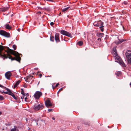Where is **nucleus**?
I'll return each mask as SVG.
<instances>
[{
	"label": "nucleus",
	"mask_w": 131,
	"mask_h": 131,
	"mask_svg": "<svg viewBox=\"0 0 131 131\" xmlns=\"http://www.w3.org/2000/svg\"><path fill=\"white\" fill-rule=\"evenodd\" d=\"M13 47L14 49V50H16V46L15 45H13Z\"/></svg>",
	"instance_id": "a878e982"
},
{
	"label": "nucleus",
	"mask_w": 131,
	"mask_h": 131,
	"mask_svg": "<svg viewBox=\"0 0 131 131\" xmlns=\"http://www.w3.org/2000/svg\"><path fill=\"white\" fill-rule=\"evenodd\" d=\"M47 77H51V75L48 76H47Z\"/></svg>",
	"instance_id": "37998d69"
},
{
	"label": "nucleus",
	"mask_w": 131,
	"mask_h": 131,
	"mask_svg": "<svg viewBox=\"0 0 131 131\" xmlns=\"http://www.w3.org/2000/svg\"><path fill=\"white\" fill-rule=\"evenodd\" d=\"M55 39L57 43L59 42H60V40L59 38V34H56L55 35Z\"/></svg>",
	"instance_id": "9b49d317"
},
{
	"label": "nucleus",
	"mask_w": 131,
	"mask_h": 131,
	"mask_svg": "<svg viewBox=\"0 0 131 131\" xmlns=\"http://www.w3.org/2000/svg\"><path fill=\"white\" fill-rule=\"evenodd\" d=\"M4 48V47L0 45V56L3 58L4 60L5 58H9L12 61L16 60L20 63L21 59L19 57V54L17 52L7 48V51H6L7 54V56L2 52Z\"/></svg>",
	"instance_id": "f257e3e1"
},
{
	"label": "nucleus",
	"mask_w": 131,
	"mask_h": 131,
	"mask_svg": "<svg viewBox=\"0 0 131 131\" xmlns=\"http://www.w3.org/2000/svg\"><path fill=\"white\" fill-rule=\"evenodd\" d=\"M9 91H8V92H4L3 91V93H4L6 94H9Z\"/></svg>",
	"instance_id": "c756f323"
},
{
	"label": "nucleus",
	"mask_w": 131,
	"mask_h": 131,
	"mask_svg": "<svg viewBox=\"0 0 131 131\" xmlns=\"http://www.w3.org/2000/svg\"><path fill=\"white\" fill-rule=\"evenodd\" d=\"M3 89H6L7 91H9V95L12 96L15 99L17 100V98L14 95V94H13L11 91L9 89H8L6 88V87H4Z\"/></svg>",
	"instance_id": "1a4fd4ad"
},
{
	"label": "nucleus",
	"mask_w": 131,
	"mask_h": 131,
	"mask_svg": "<svg viewBox=\"0 0 131 131\" xmlns=\"http://www.w3.org/2000/svg\"><path fill=\"white\" fill-rule=\"evenodd\" d=\"M5 28L9 30L11 28V27L8 24H6V25Z\"/></svg>",
	"instance_id": "f3484780"
},
{
	"label": "nucleus",
	"mask_w": 131,
	"mask_h": 131,
	"mask_svg": "<svg viewBox=\"0 0 131 131\" xmlns=\"http://www.w3.org/2000/svg\"><path fill=\"white\" fill-rule=\"evenodd\" d=\"M25 101L26 102H28V98L26 97L25 98Z\"/></svg>",
	"instance_id": "c85d7f7f"
},
{
	"label": "nucleus",
	"mask_w": 131,
	"mask_h": 131,
	"mask_svg": "<svg viewBox=\"0 0 131 131\" xmlns=\"http://www.w3.org/2000/svg\"><path fill=\"white\" fill-rule=\"evenodd\" d=\"M50 40L51 41H54V37L53 36H51L50 37Z\"/></svg>",
	"instance_id": "5701e85b"
},
{
	"label": "nucleus",
	"mask_w": 131,
	"mask_h": 131,
	"mask_svg": "<svg viewBox=\"0 0 131 131\" xmlns=\"http://www.w3.org/2000/svg\"><path fill=\"white\" fill-rule=\"evenodd\" d=\"M124 4L125 5H126L127 4V1H124L123 3H122V4Z\"/></svg>",
	"instance_id": "cd10ccee"
},
{
	"label": "nucleus",
	"mask_w": 131,
	"mask_h": 131,
	"mask_svg": "<svg viewBox=\"0 0 131 131\" xmlns=\"http://www.w3.org/2000/svg\"><path fill=\"white\" fill-rule=\"evenodd\" d=\"M25 94L26 95V96H28V93L27 94Z\"/></svg>",
	"instance_id": "ea45409f"
},
{
	"label": "nucleus",
	"mask_w": 131,
	"mask_h": 131,
	"mask_svg": "<svg viewBox=\"0 0 131 131\" xmlns=\"http://www.w3.org/2000/svg\"><path fill=\"white\" fill-rule=\"evenodd\" d=\"M60 33L63 35L66 36L70 38L72 37V36L71 35L70 33L65 30H61L60 31Z\"/></svg>",
	"instance_id": "423d86ee"
},
{
	"label": "nucleus",
	"mask_w": 131,
	"mask_h": 131,
	"mask_svg": "<svg viewBox=\"0 0 131 131\" xmlns=\"http://www.w3.org/2000/svg\"><path fill=\"white\" fill-rule=\"evenodd\" d=\"M12 75V74L10 71L7 72L5 74L6 78L8 80H10V77Z\"/></svg>",
	"instance_id": "9d476101"
},
{
	"label": "nucleus",
	"mask_w": 131,
	"mask_h": 131,
	"mask_svg": "<svg viewBox=\"0 0 131 131\" xmlns=\"http://www.w3.org/2000/svg\"><path fill=\"white\" fill-rule=\"evenodd\" d=\"M2 114V113L1 112H0V115H1Z\"/></svg>",
	"instance_id": "a18cd8bd"
},
{
	"label": "nucleus",
	"mask_w": 131,
	"mask_h": 131,
	"mask_svg": "<svg viewBox=\"0 0 131 131\" xmlns=\"http://www.w3.org/2000/svg\"><path fill=\"white\" fill-rule=\"evenodd\" d=\"M116 48V47H114L112 51V53L114 59L116 62L119 63L122 67H124L125 64L121 58L118 55Z\"/></svg>",
	"instance_id": "f03ea898"
},
{
	"label": "nucleus",
	"mask_w": 131,
	"mask_h": 131,
	"mask_svg": "<svg viewBox=\"0 0 131 131\" xmlns=\"http://www.w3.org/2000/svg\"><path fill=\"white\" fill-rule=\"evenodd\" d=\"M32 74V75H33L34 74V73H33Z\"/></svg>",
	"instance_id": "8fccbe9b"
},
{
	"label": "nucleus",
	"mask_w": 131,
	"mask_h": 131,
	"mask_svg": "<svg viewBox=\"0 0 131 131\" xmlns=\"http://www.w3.org/2000/svg\"><path fill=\"white\" fill-rule=\"evenodd\" d=\"M42 94V93L39 91H36L35 94L34 96L35 98L37 99H39Z\"/></svg>",
	"instance_id": "0eeeda50"
},
{
	"label": "nucleus",
	"mask_w": 131,
	"mask_h": 131,
	"mask_svg": "<svg viewBox=\"0 0 131 131\" xmlns=\"http://www.w3.org/2000/svg\"><path fill=\"white\" fill-rule=\"evenodd\" d=\"M77 44L79 46H81L83 44V42L82 41H79L78 42Z\"/></svg>",
	"instance_id": "6ab92c4d"
},
{
	"label": "nucleus",
	"mask_w": 131,
	"mask_h": 131,
	"mask_svg": "<svg viewBox=\"0 0 131 131\" xmlns=\"http://www.w3.org/2000/svg\"><path fill=\"white\" fill-rule=\"evenodd\" d=\"M45 103L46 106L48 108L51 107L52 106H53V107H54V106L52 104L49 99H47L45 101Z\"/></svg>",
	"instance_id": "39448f33"
},
{
	"label": "nucleus",
	"mask_w": 131,
	"mask_h": 131,
	"mask_svg": "<svg viewBox=\"0 0 131 131\" xmlns=\"http://www.w3.org/2000/svg\"><path fill=\"white\" fill-rule=\"evenodd\" d=\"M123 41H120L118 43V44H119V43H122V42Z\"/></svg>",
	"instance_id": "79ce46f5"
},
{
	"label": "nucleus",
	"mask_w": 131,
	"mask_h": 131,
	"mask_svg": "<svg viewBox=\"0 0 131 131\" xmlns=\"http://www.w3.org/2000/svg\"><path fill=\"white\" fill-rule=\"evenodd\" d=\"M70 8L69 7H68L64 9H63L62 10V12H64L67 11L69 8Z\"/></svg>",
	"instance_id": "aec40b11"
},
{
	"label": "nucleus",
	"mask_w": 131,
	"mask_h": 131,
	"mask_svg": "<svg viewBox=\"0 0 131 131\" xmlns=\"http://www.w3.org/2000/svg\"><path fill=\"white\" fill-rule=\"evenodd\" d=\"M38 14H41V13L40 12H38Z\"/></svg>",
	"instance_id": "58836bf2"
},
{
	"label": "nucleus",
	"mask_w": 131,
	"mask_h": 131,
	"mask_svg": "<svg viewBox=\"0 0 131 131\" xmlns=\"http://www.w3.org/2000/svg\"><path fill=\"white\" fill-rule=\"evenodd\" d=\"M97 40L100 41L101 40V39L100 38H99L97 39Z\"/></svg>",
	"instance_id": "e433bc0d"
},
{
	"label": "nucleus",
	"mask_w": 131,
	"mask_h": 131,
	"mask_svg": "<svg viewBox=\"0 0 131 131\" xmlns=\"http://www.w3.org/2000/svg\"><path fill=\"white\" fill-rule=\"evenodd\" d=\"M1 44H2V45H3V44H2V43H1Z\"/></svg>",
	"instance_id": "603ef678"
},
{
	"label": "nucleus",
	"mask_w": 131,
	"mask_h": 131,
	"mask_svg": "<svg viewBox=\"0 0 131 131\" xmlns=\"http://www.w3.org/2000/svg\"><path fill=\"white\" fill-rule=\"evenodd\" d=\"M44 107L43 105L42 104H36L34 107V109L36 111L41 110Z\"/></svg>",
	"instance_id": "20e7f679"
},
{
	"label": "nucleus",
	"mask_w": 131,
	"mask_h": 131,
	"mask_svg": "<svg viewBox=\"0 0 131 131\" xmlns=\"http://www.w3.org/2000/svg\"><path fill=\"white\" fill-rule=\"evenodd\" d=\"M52 119H53V120H55V118L54 117H52Z\"/></svg>",
	"instance_id": "4c0bfd02"
},
{
	"label": "nucleus",
	"mask_w": 131,
	"mask_h": 131,
	"mask_svg": "<svg viewBox=\"0 0 131 131\" xmlns=\"http://www.w3.org/2000/svg\"><path fill=\"white\" fill-rule=\"evenodd\" d=\"M62 90H63L62 88H61V89H59V90L58 92H60V91H62Z\"/></svg>",
	"instance_id": "473e14b6"
},
{
	"label": "nucleus",
	"mask_w": 131,
	"mask_h": 131,
	"mask_svg": "<svg viewBox=\"0 0 131 131\" xmlns=\"http://www.w3.org/2000/svg\"><path fill=\"white\" fill-rule=\"evenodd\" d=\"M103 27L104 26H102L100 27V29L101 31L102 32H103L104 31Z\"/></svg>",
	"instance_id": "4be33fe9"
},
{
	"label": "nucleus",
	"mask_w": 131,
	"mask_h": 131,
	"mask_svg": "<svg viewBox=\"0 0 131 131\" xmlns=\"http://www.w3.org/2000/svg\"><path fill=\"white\" fill-rule=\"evenodd\" d=\"M53 110L52 109H49L48 110V111L49 112H50L51 111H52Z\"/></svg>",
	"instance_id": "7c9ffc66"
},
{
	"label": "nucleus",
	"mask_w": 131,
	"mask_h": 131,
	"mask_svg": "<svg viewBox=\"0 0 131 131\" xmlns=\"http://www.w3.org/2000/svg\"><path fill=\"white\" fill-rule=\"evenodd\" d=\"M14 128H12L11 130V131H18V130L17 128V127L16 126H14Z\"/></svg>",
	"instance_id": "2eb2a0df"
},
{
	"label": "nucleus",
	"mask_w": 131,
	"mask_h": 131,
	"mask_svg": "<svg viewBox=\"0 0 131 131\" xmlns=\"http://www.w3.org/2000/svg\"><path fill=\"white\" fill-rule=\"evenodd\" d=\"M103 24L104 23L100 20L98 21L99 27L103 26Z\"/></svg>",
	"instance_id": "4468645a"
},
{
	"label": "nucleus",
	"mask_w": 131,
	"mask_h": 131,
	"mask_svg": "<svg viewBox=\"0 0 131 131\" xmlns=\"http://www.w3.org/2000/svg\"><path fill=\"white\" fill-rule=\"evenodd\" d=\"M21 81L20 80H18L15 83V84L14 85V88L15 89V88H16V87L19 84V83Z\"/></svg>",
	"instance_id": "ddd939ff"
},
{
	"label": "nucleus",
	"mask_w": 131,
	"mask_h": 131,
	"mask_svg": "<svg viewBox=\"0 0 131 131\" xmlns=\"http://www.w3.org/2000/svg\"><path fill=\"white\" fill-rule=\"evenodd\" d=\"M23 95V96H24V97L25 96V93H24V94H22Z\"/></svg>",
	"instance_id": "c03bdc74"
},
{
	"label": "nucleus",
	"mask_w": 131,
	"mask_h": 131,
	"mask_svg": "<svg viewBox=\"0 0 131 131\" xmlns=\"http://www.w3.org/2000/svg\"><path fill=\"white\" fill-rule=\"evenodd\" d=\"M35 69L37 70L38 69V68H35Z\"/></svg>",
	"instance_id": "a19ab883"
},
{
	"label": "nucleus",
	"mask_w": 131,
	"mask_h": 131,
	"mask_svg": "<svg viewBox=\"0 0 131 131\" xmlns=\"http://www.w3.org/2000/svg\"><path fill=\"white\" fill-rule=\"evenodd\" d=\"M127 59L129 63H131V51L127 50L125 53Z\"/></svg>",
	"instance_id": "7ed1b4c3"
},
{
	"label": "nucleus",
	"mask_w": 131,
	"mask_h": 131,
	"mask_svg": "<svg viewBox=\"0 0 131 131\" xmlns=\"http://www.w3.org/2000/svg\"><path fill=\"white\" fill-rule=\"evenodd\" d=\"M121 72L120 71H118L115 73L116 75L118 76H119L121 74Z\"/></svg>",
	"instance_id": "412c9836"
},
{
	"label": "nucleus",
	"mask_w": 131,
	"mask_h": 131,
	"mask_svg": "<svg viewBox=\"0 0 131 131\" xmlns=\"http://www.w3.org/2000/svg\"><path fill=\"white\" fill-rule=\"evenodd\" d=\"M24 96H22L21 97V99H22V101H23V100L24 99Z\"/></svg>",
	"instance_id": "c9c22d12"
},
{
	"label": "nucleus",
	"mask_w": 131,
	"mask_h": 131,
	"mask_svg": "<svg viewBox=\"0 0 131 131\" xmlns=\"http://www.w3.org/2000/svg\"><path fill=\"white\" fill-rule=\"evenodd\" d=\"M9 7H3L1 9V10L3 12H5L6 11V10H7Z\"/></svg>",
	"instance_id": "dca6fc26"
},
{
	"label": "nucleus",
	"mask_w": 131,
	"mask_h": 131,
	"mask_svg": "<svg viewBox=\"0 0 131 131\" xmlns=\"http://www.w3.org/2000/svg\"><path fill=\"white\" fill-rule=\"evenodd\" d=\"M0 34L6 37H9L10 36L9 33L2 30L0 31Z\"/></svg>",
	"instance_id": "6e6552de"
},
{
	"label": "nucleus",
	"mask_w": 131,
	"mask_h": 131,
	"mask_svg": "<svg viewBox=\"0 0 131 131\" xmlns=\"http://www.w3.org/2000/svg\"><path fill=\"white\" fill-rule=\"evenodd\" d=\"M50 24L51 26H52L54 24V23L53 22H51L50 23Z\"/></svg>",
	"instance_id": "2f4dec72"
},
{
	"label": "nucleus",
	"mask_w": 131,
	"mask_h": 131,
	"mask_svg": "<svg viewBox=\"0 0 131 131\" xmlns=\"http://www.w3.org/2000/svg\"><path fill=\"white\" fill-rule=\"evenodd\" d=\"M20 30V29H18V31H19V30Z\"/></svg>",
	"instance_id": "09e8293b"
},
{
	"label": "nucleus",
	"mask_w": 131,
	"mask_h": 131,
	"mask_svg": "<svg viewBox=\"0 0 131 131\" xmlns=\"http://www.w3.org/2000/svg\"><path fill=\"white\" fill-rule=\"evenodd\" d=\"M129 85L130 86H131V82L130 83Z\"/></svg>",
	"instance_id": "49530a36"
},
{
	"label": "nucleus",
	"mask_w": 131,
	"mask_h": 131,
	"mask_svg": "<svg viewBox=\"0 0 131 131\" xmlns=\"http://www.w3.org/2000/svg\"><path fill=\"white\" fill-rule=\"evenodd\" d=\"M59 85V83H57L55 87H54L53 85H52V87L53 89L55 87H57L58 86V85Z\"/></svg>",
	"instance_id": "393cba45"
},
{
	"label": "nucleus",
	"mask_w": 131,
	"mask_h": 131,
	"mask_svg": "<svg viewBox=\"0 0 131 131\" xmlns=\"http://www.w3.org/2000/svg\"><path fill=\"white\" fill-rule=\"evenodd\" d=\"M4 98L2 96L0 95V101L3 100H4Z\"/></svg>",
	"instance_id": "b1692460"
},
{
	"label": "nucleus",
	"mask_w": 131,
	"mask_h": 131,
	"mask_svg": "<svg viewBox=\"0 0 131 131\" xmlns=\"http://www.w3.org/2000/svg\"><path fill=\"white\" fill-rule=\"evenodd\" d=\"M21 94H24V91L22 89H21Z\"/></svg>",
	"instance_id": "bb28decb"
},
{
	"label": "nucleus",
	"mask_w": 131,
	"mask_h": 131,
	"mask_svg": "<svg viewBox=\"0 0 131 131\" xmlns=\"http://www.w3.org/2000/svg\"><path fill=\"white\" fill-rule=\"evenodd\" d=\"M93 25L94 26L96 27H98V21H96L94 22L93 23Z\"/></svg>",
	"instance_id": "a211bd4d"
},
{
	"label": "nucleus",
	"mask_w": 131,
	"mask_h": 131,
	"mask_svg": "<svg viewBox=\"0 0 131 131\" xmlns=\"http://www.w3.org/2000/svg\"><path fill=\"white\" fill-rule=\"evenodd\" d=\"M102 35H103V34H102Z\"/></svg>",
	"instance_id": "3c124183"
},
{
	"label": "nucleus",
	"mask_w": 131,
	"mask_h": 131,
	"mask_svg": "<svg viewBox=\"0 0 131 131\" xmlns=\"http://www.w3.org/2000/svg\"><path fill=\"white\" fill-rule=\"evenodd\" d=\"M0 87L3 88L4 87V86L0 84Z\"/></svg>",
	"instance_id": "f704fd0d"
},
{
	"label": "nucleus",
	"mask_w": 131,
	"mask_h": 131,
	"mask_svg": "<svg viewBox=\"0 0 131 131\" xmlns=\"http://www.w3.org/2000/svg\"><path fill=\"white\" fill-rule=\"evenodd\" d=\"M78 127V128H77L79 130V127Z\"/></svg>",
	"instance_id": "de8ad7c7"
},
{
	"label": "nucleus",
	"mask_w": 131,
	"mask_h": 131,
	"mask_svg": "<svg viewBox=\"0 0 131 131\" xmlns=\"http://www.w3.org/2000/svg\"><path fill=\"white\" fill-rule=\"evenodd\" d=\"M32 77L33 76H32L29 75L24 78V79L26 82H29V80L31 79Z\"/></svg>",
	"instance_id": "f8f14e48"
},
{
	"label": "nucleus",
	"mask_w": 131,
	"mask_h": 131,
	"mask_svg": "<svg viewBox=\"0 0 131 131\" xmlns=\"http://www.w3.org/2000/svg\"><path fill=\"white\" fill-rule=\"evenodd\" d=\"M42 75L41 74H39V76L40 77V78H41V77H42Z\"/></svg>",
	"instance_id": "72a5a7b5"
}]
</instances>
